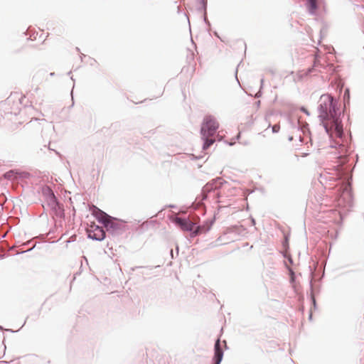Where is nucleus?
Instances as JSON below:
<instances>
[{
    "mask_svg": "<svg viewBox=\"0 0 364 364\" xmlns=\"http://www.w3.org/2000/svg\"><path fill=\"white\" fill-rule=\"evenodd\" d=\"M223 353L220 347V340L218 339L215 344L214 364H220L223 358Z\"/></svg>",
    "mask_w": 364,
    "mask_h": 364,
    "instance_id": "nucleus-6",
    "label": "nucleus"
},
{
    "mask_svg": "<svg viewBox=\"0 0 364 364\" xmlns=\"http://www.w3.org/2000/svg\"><path fill=\"white\" fill-rule=\"evenodd\" d=\"M318 117L326 129L331 137H341L343 125L338 115L333 97L329 95H323L319 100Z\"/></svg>",
    "mask_w": 364,
    "mask_h": 364,
    "instance_id": "nucleus-1",
    "label": "nucleus"
},
{
    "mask_svg": "<svg viewBox=\"0 0 364 364\" xmlns=\"http://www.w3.org/2000/svg\"><path fill=\"white\" fill-rule=\"evenodd\" d=\"M212 224H213V222L207 221L203 225H200L203 233H205L208 231H209L211 228Z\"/></svg>",
    "mask_w": 364,
    "mask_h": 364,
    "instance_id": "nucleus-8",
    "label": "nucleus"
},
{
    "mask_svg": "<svg viewBox=\"0 0 364 364\" xmlns=\"http://www.w3.org/2000/svg\"><path fill=\"white\" fill-rule=\"evenodd\" d=\"M307 1H308L310 12L314 13L318 7L317 6V0H307Z\"/></svg>",
    "mask_w": 364,
    "mask_h": 364,
    "instance_id": "nucleus-7",
    "label": "nucleus"
},
{
    "mask_svg": "<svg viewBox=\"0 0 364 364\" xmlns=\"http://www.w3.org/2000/svg\"><path fill=\"white\" fill-rule=\"evenodd\" d=\"M203 233L200 226H198L195 230H192L191 237H196V235Z\"/></svg>",
    "mask_w": 364,
    "mask_h": 364,
    "instance_id": "nucleus-10",
    "label": "nucleus"
},
{
    "mask_svg": "<svg viewBox=\"0 0 364 364\" xmlns=\"http://www.w3.org/2000/svg\"><path fill=\"white\" fill-rule=\"evenodd\" d=\"M112 227L107 228V230L114 231L118 228V222L112 218Z\"/></svg>",
    "mask_w": 364,
    "mask_h": 364,
    "instance_id": "nucleus-9",
    "label": "nucleus"
},
{
    "mask_svg": "<svg viewBox=\"0 0 364 364\" xmlns=\"http://www.w3.org/2000/svg\"><path fill=\"white\" fill-rule=\"evenodd\" d=\"M92 214L95 215L99 221L102 222L105 225L106 228L112 227V218L105 212L94 206Z\"/></svg>",
    "mask_w": 364,
    "mask_h": 364,
    "instance_id": "nucleus-3",
    "label": "nucleus"
},
{
    "mask_svg": "<svg viewBox=\"0 0 364 364\" xmlns=\"http://www.w3.org/2000/svg\"><path fill=\"white\" fill-rule=\"evenodd\" d=\"M88 237L97 240H102L105 237V232L102 227L91 225L87 230Z\"/></svg>",
    "mask_w": 364,
    "mask_h": 364,
    "instance_id": "nucleus-4",
    "label": "nucleus"
},
{
    "mask_svg": "<svg viewBox=\"0 0 364 364\" xmlns=\"http://www.w3.org/2000/svg\"><path fill=\"white\" fill-rule=\"evenodd\" d=\"M218 127V123L213 117L207 116L204 118L200 130L202 137L205 141L203 146V149H207L215 142V139L212 137Z\"/></svg>",
    "mask_w": 364,
    "mask_h": 364,
    "instance_id": "nucleus-2",
    "label": "nucleus"
},
{
    "mask_svg": "<svg viewBox=\"0 0 364 364\" xmlns=\"http://www.w3.org/2000/svg\"><path fill=\"white\" fill-rule=\"evenodd\" d=\"M174 222L176 225L181 227L183 230L185 231H192L194 228V223L190 221H188L186 219H183L181 218H175Z\"/></svg>",
    "mask_w": 364,
    "mask_h": 364,
    "instance_id": "nucleus-5",
    "label": "nucleus"
}]
</instances>
